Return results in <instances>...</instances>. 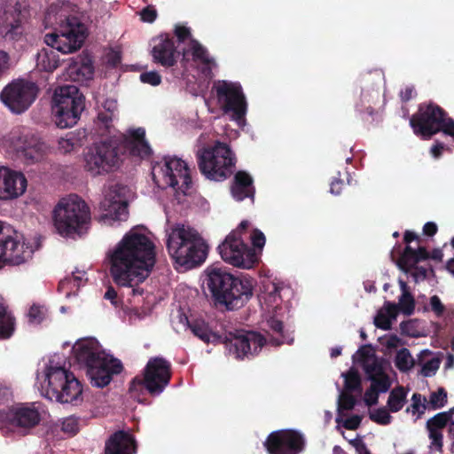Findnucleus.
I'll use <instances>...</instances> for the list:
<instances>
[{
  "label": "nucleus",
  "mask_w": 454,
  "mask_h": 454,
  "mask_svg": "<svg viewBox=\"0 0 454 454\" xmlns=\"http://www.w3.org/2000/svg\"><path fill=\"white\" fill-rule=\"evenodd\" d=\"M115 284L132 287L145 281L155 263L154 245L137 229H132L106 254Z\"/></svg>",
  "instance_id": "nucleus-1"
},
{
  "label": "nucleus",
  "mask_w": 454,
  "mask_h": 454,
  "mask_svg": "<svg viewBox=\"0 0 454 454\" xmlns=\"http://www.w3.org/2000/svg\"><path fill=\"white\" fill-rule=\"evenodd\" d=\"M143 128L130 129L126 134H113L109 140L94 144L84 153V168L96 176L110 172L119 165V142L130 154L140 158L148 157L152 149L145 140Z\"/></svg>",
  "instance_id": "nucleus-2"
},
{
  "label": "nucleus",
  "mask_w": 454,
  "mask_h": 454,
  "mask_svg": "<svg viewBox=\"0 0 454 454\" xmlns=\"http://www.w3.org/2000/svg\"><path fill=\"white\" fill-rule=\"evenodd\" d=\"M204 285L215 303L229 310L237 309L253 296V281L239 278L219 264H211L204 270Z\"/></svg>",
  "instance_id": "nucleus-3"
},
{
  "label": "nucleus",
  "mask_w": 454,
  "mask_h": 454,
  "mask_svg": "<svg viewBox=\"0 0 454 454\" xmlns=\"http://www.w3.org/2000/svg\"><path fill=\"white\" fill-rule=\"evenodd\" d=\"M76 360L86 366L87 375L92 386L104 387L107 386L114 374L122 370L121 363L106 354L95 339H84L73 347Z\"/></svg>",
  "instance_id": "nucleus-4"
},
{
  "label": "nucleus",
  "mask_w": 454,
  "mask_h": 454,
  "mask_svg": "<svg viewBox=\"0 0 454 454\" xmlns=\"http://www.w3.org/2000/svg\"><path fill=\"white\" fill-rule=\"evenodd\" d=\"M42 395L62 403L78 404L82 401V387L73 372L51 359L37 374Z\"/></svg>",
  "instance_id": "nucleus-5"
},
{
  "label": "nucleus",
  "mask_w": 454,
  "mask_h": 454,
  "mask_svg": "<svg viewBox=\"0 0 454 454\" xmlns=\"http://www.w3.org/2000/svg\"><path fill=\"white\" fill-rule=\"evenodd\" d=\"M167 248L176 263L186 269L199 263V233L184 224H175L166 229Z\"/></svg>",
  "instance_id": "nucleus-6"
},
{
  "label": "nucleus",
  "mask_w": 454,
  "mask_h": 454,
  "mask_svg": "<svg viewBox=\"0 0 454 454\" xmlns=\"http://www.w3.org/2000/svg\"><path fill=\"white\" fill-rule=\"evenodd\" d=\"M90 220V208L77 195L61 199L53 211L54 226L62 236L81 232Z\"/></svg>",
  "instance_id": "nucleus-7"
},
{
  "label": "nucleus",
  "mask_w": 454,
  "mask_h": 454,
  "mask_svg": "<svg viewBox=\"0 0 454 454\" xmlns=\"http://www.w3.org/2000/svg\"><path fill=\"white\" fill-rule=\"evenodd\" d=\"M84 108V96L76 86L68 84L55 90L52 98V114L56 125L60 129L75 125Z\"/></svg>",
  "instance_id": "nucleus-8"
},
{
  "label": "nucleus",
  "mask_w": 454,
  "mask_h": 454,
  "mask_svg": "<svg viewBox=\"0 0 454 454\" xmlns=\"http://www.w3.org/2000/svg\"><path fill=\"white\" fill-rule=\"evenodd\" d=\"M249 226L248 221H242L218 246L222 259L237 268L250 270L260 261V254L248 247L241 239V231Z\"/></svg>",
  "instance_id": "nucleus-9"
},
{
  "label": "nucleus",
  "mask_w": 454,
  "mask_h": 454,
  "mask_svg": "<svg viewBox=\"0 0 454 454\" xmlns=\"http://www.w3.org/2000/svg\"><path fill=\"white\" fill-rule=\"evenodd\" d=\"M153 178L160 188L171 187L177 193H189L192 187L190 171L186 162L179 158H165L152 168Z\"/></svg>",
  "instance_id": "nucleus-10"
},
{
  "label": "nucleus",
  "mask_w": 454,
  "mask_h": 454,
  "mask_svg": "<svg viewBox=\"0 0 454 454\" xmlns=\"http://www.w3.org/2000/svg\"><path fill=\"white\" fill-rule=\"evenodd\" d=\"M130 189L121 184H112L105 187L103 199L99 203L98 222L104 225H114L126 221L129 216L128 203Z\"/></svg>",
  "instance_id": "nucleus-11"
},
{
  "label": "nucleus",
  "mask_w": 454,
  "mask_h": 454,
  "mask_svg": "<svg viewBox=\"0 0 454 454\" xmlns=\"http://www.w3.org/2000/svg\"><path fill=\"white\" fill-rule=\"evenodd\" d=\"M279 337H272L269 340L262 334L254 331H238L230 333L225 346L230 356L236 359L249 358L258 352L268 343L278 346L286 342L285 337L278 333Z\"/></svg>",
  "instance_id": "nucleus-12"
},
{
  "label": "nucleus",
  "mask_w": 454,
  "mask_h": 454,
  "mask_svg": "<svg viewBox=\"0 0 454 454\" xmlns=\"http://www.w3.org/2000/svg\"><path fill=\"white\" fill-rule=\"evenodd\" d=\"M217 103L225 114H231V119L239 127L246 125L247 101L242 88L238 82L217 81L214 83Z\"/></svg>",
  "instance_id": "nucleus-13"
},
{
  "label": "nucleus",
  "mask_w": 454,
  "mask_h": 454,
  "mask_svg": "<svg viewBox=\"0 0 454 454\" xmlns=\"http://www.w3.org/2000/svg\"><path fill=\"white\" fill-rule=\"evenodd\" d=\"M235 162V156L230 147L217 142L213 147L205 149L200 155V170L207 179L222 181L231 173Z\"/></svg>",
  "instance_id": "nucleus-14"
},
{
  "label": "nucleus",
  "mask_w": 454,
  "mask_h": 454,
  "mask_svg": "<svg viewBox=\"0 0 454 454\" xmlns=\"http://www.w3.org/2000/svg\"><path fill=\"white\" fill-rule=\"evenodd\" d=\"M34 248L20 234L0 221V266L20 265L32 257Z\"/></svg>",
  "instance_id": "nucleus-15"
},
{
  "label": "nucleus",
  "mask_w": 454,
  "mask_h": 454,
  "mask_svg": "<svg viewBox=\"0 0 454 454\" xmlns=\"http://www.w3.org/2000/svg\"><path fill=\"white\" fill-rule=\"evenodd\" d=\"M84 39L85 28L78 19L68 20L59 26L57 33L47 34L44 36V42L48 46L64 54L79 50Z\"/></svg>",
  "instance_id": "nucleus-16"
},
{
  "label": "nucleus",
  "mask_w": 454,
  "mask_h": 454,
  "mask_svg": "<svg viewBox=\"0 0 454 454\" xmlns=\"http://www.w3.org/2000/svg\"><path fill=\"white\" fill-rule=\"evenodd\" d=\"M364 367L371 380V386L364 393V401L368 406H372L378 403L379 395L387 392L392 385L387 373L389 364L385 360L372 356L365 358Z\"/></svg>",
  "instance_id": "nucleus-17"
},
{
  "label": "nucleus",
  "mask_w": 454,
  "mask_h": 454,
  "mask_svg": "<svg viewBox=\"0 0 454 454\" xmlns=\"http://www.w3.org/2000/svg\"><path fill=\"white\" fill-rule=\"evenodd\" d=\"M37 93L38 89L34 82L17 81L4 87L0 99L10 111L21 114L32 105Z\"/></svg>",
  "instance_id": "nucleus-18"
},
{
  "label": "nucleus",
  "mask_w": 454,
  "mask_h": 454,
  "mask_svg": "<svg viewBox=\"0 0 454 454\" xmlns=\"http://www.w3.org/2000/svg\"><path fill=\"white\" fill-rule=\"evenodd\" d=\"M170 376V364L167 360L152 358L146 364L144 379H134L130 390L134 391L137 386L144 385L150 394L159 395L168 386Z\"/></svg>",
  "instance_id": "nucleus-19"
},
{
  "label": "nucleus",
  "mask_w": 454,
  "mask_h": 454,
  "mask_svg": "<svg viewBox=\"0 0 454 454\" xmlns=\"http://www.w3.org/2000/svg\"><path fill=\"white\" fill-rule=\"evenodd\" d=\"M41 419L39 411L34 407L21 406L0 411V429L8 432L26 434Z\"/></svg>",
  "instance_id": "nucleus-20"
},
{
  "label": "nucleus",
  "mask_w": 454,
  "mask_h": 454,
  "mask_svg": "<svg viewBox=\"0 0 454 454\" xmlns=\"http://www.w3.org/2000/svg\"><path fill=\"white\" fill-rule=\"evenodd\" d=\"M283 287L274 282H268L264 285V290L260 295V304L262 316L269 326L276 333H281L283 325L278 317L283 310L281 307L282 298L280 292Z\"/></svg>",
  "instance_id": "nucleus-21"
},
{
  "label": "nucleus",
  "mask_w": 454,
  "mask_h": 454,
  "mask_svg": "<svg viewBox=\"0 0 454 454\" xmlns=\"http://www.w3.org/2000/svg\"><path fill=\"white\" fill-rule=\"evenodd\" d=\"M24 33L21 5L7 2L0 6V34L5 40L18 41Z\"/></svg>",
  "instance_id": "nucleus-22"
},
{
  "label": "nucleus",
  "mask_w": 454,
  "mask_h": 454,
  "mask_svg": "<svg viewBox=\"0 0 454 454\" xmlns=\"http://www.w3.org/2000/svg\"><path fill=\"white\" fill-rule=\"evenodd\" d=\"M303 435L294 430H279L271 433L265 446L269 454H295L304 448Z\"/></svg>",
  "instance_id": "nucleus-23"
},
{
  "label": "nucleus",
  "mask_w": 454,
  "mask_h": 454,
  "mask_svg": "<svg viewBox=\"0 0 454 454\" xmlns=\"http://www.w3.org/2000/svg\"><path fill=\"white\" fill-rule=\"evenodd\" d=\"M174 35L183 56L182 61L184 66L187 69H197L199 63V42L194 38L191 27L183 23L176 24Z\"/></svg>",
  "instance_id": "nucleus-24"
},
{
  "label": "nucleus",
  "mask_w": 454,
  "mask_h": 454,
  "mask_svg": "<svg viewBox=\"0 0 454 454\" xmlns=\"http://www.w3.org/2000/svg\"><path fill=\"white\" fill-rule=\"evenodd\" d=\"M27 184V179L21 172L0 167V200L19 198L25 192Z\"/></svg>",
  "instance_id": "nucleus-25"
},
{
  "label": "nucleus",
  "mask_w": 454,
  "mask_h": 454,
  "mask_svg": "<svg viewBox=\"0 0 454 454\" xmlns=\"http://www.w3.org/2000/svg\"><path fill=\"white\" fill-rule=\"evenodd\" d=\"M427 257V253L425 248L419 247L418 249H412L408 246L398 261V266L405 273H410L414 280L418 282L427 277V270L420 268L415 269L414 271H411V269L418 262L426 259Z\"/></svg>",
  "instance_id": "nucleus-26"
},
{
  "label": "nucleus",
  "mask_w": 454,
  "mask_h": 454,
  "mask_svg": "<svg viewBox=\"0 0 454 454\" xmlns=\"http://www.w3.org/2000/svg\"><path fill=\"white\" fill-rule=\"evenodd\" d=\"M152 54L154 61L163 67H169L175 65L176 47L169 35H160L153 39Z\"/></svg>",
  "instance_id": "nucleus-27"
},
{
  "label": "nucleus",
  "mask_w": 454,
  "mask_h": 454,
  "mask_svg": "<svg viewBox=\"0 0 454 454\" xmlns=\"http://www.w3.org/2000/svg\"><path fill=\"white\" fill-rule=\"evenodd\" d=\"M135 440L123 431L114 433L106 443V454H134Z\"/></svg>",
  "instance_id": "nucleus-28"
},
{
  "label": "nucleus",
  "mask_w": 454,
  "mask_h": 454,
  "mask_svg": "<svg viewBox=\"0 0 454 454\" xmlns=\"http://www.w3.org/2000/svg\"><path fill=\"white\" fill-rule=\"evenodd\" d=\"M453 411L454 409H450L449 411L440 412L427 422L431 444L437 450H441L442 446V434L441 430L452 419Z\"/></svg>",
  "instance_id": "nucleus-29"
},
{
  "label": "nucleus",
  "mask_w": 454,
  "mask_h": 454,
  "mask_svg": "<svg viewBox=\"0 0 454 454\" xmlns=\"http://www.w3.org/2000/svg\"><path fill=\"white\" fill-rule=\"evenodd\" d=\"M76 7L68 1L59 0L51 4L47 12L46 19L51 23H56L61 26L68 20L76 19L73 14L75 12Z\"/></svg>",
  "instance_id": "nucleus-30"
},
{
  "label": "nucleus",
  "mask_w": 454,
  "mask_h": 454,
  "mask_svg": "<svg viewBox=\"0 0 454 454\" xmlns=\"http://www.w3.org/2000/svg\"><path fill=\"white\" fill-rule=\"evenodd\" d=\"M69 78L74 82H84L93 78L94 67L90 59L88 57H79L77 59H72L67 67Z\"/></svg>",
  "instance_id": "nucleus-31"
},
{
  "label": "nucleus",
  "mask_w": 454,
  "mask_h": 454,
  "mask_svg": "<svg viewBox=\"0 0 454 454\" xmlns=\"http://www.w3.org/2000/svg\"><path fill=\"white\" fill-rule=\"evenodd\" d=\"M117 116V102L114 99H106L102 109L98 114L97 125L101 129V135H112L114 131L113 121Z\"/></svg>",
  "instance_id": "nucleus-32"
},
{
  "label": "nucleus",
  "mask_w": 454,
  "mask_h": 454,
  "mask_svg": "<svg viewBox=\"0 0 454 454\" xmlns=\"http://www.w3.org/2000/svg\"><path fill=\"white\" fill-rule=\"evenodd\" d=\"M254 189L251 176L245 171H239L234 176L231 186V194L236 200H243L246 198L254 197Z\"/></svg>",
  "instance_id": "nucleus-33"
},
{
  "label": "nucleus",
  "mask_w": 454,
  "mask_h": 454,
  "mask_svg": "<svg viewBox=\"0 0 454 454\" xmlns=\"http://www.w3.org/2000/svg\"><path fill=\"white\" fill-rule=\"evenodd\" d=\"M85 138V131L84 130H75L72 132H68L59 138L58 140V151L60 153H69L75 149L79 148L82 145L83 140Z\"/></svg>",
  "instance_id": "nucleus-34"
},
{
  "label": "nucleus",
  "mask_w": 454,
  "mask_h": 454,
  "mask_svg": "<svg viewBox=\"0 0 454 454\" xmlns=\"http://www.w3.org/2000/svg\"><path fill=\"white\" fill-rule=\"evenodd\" d=\"M396 315V305L391 302H385L374 317V325L382 330H388L391 328L392 322L395 320Z\"/></svg>",
  "instance_id": "nucleus-35"
},
{
  "label": "nucleus",
  "mask_w": 454,
  "mask_h": 454,
  "mask_svg": "<svg viewBox=\"0 0 454 454\" xmlns=\"http://www.w3.org/2000/svg\"><path fill=\"white\" fill-rule=\"evenodd\" d=\"M440 358L427 349L420 352L419 364L420 365V374L424 377L434 376L440 367Z\"/></svg>",
  "instance_id": "nucleus-36"
},
{
  "label": "nucleus",
  "mask_w": 454,
  "mask_h": 454,
  "mask_svg": "<svg viewBox=\"0 0 454 454\" xmlns=\"http://www.w3.org/2000/svg\"><path fill=\"white\" fill-rule=\"evenodd\" d=\"M47 152V145L43 141L32 138L24 147L22 154L28 162H35L43 158Z\"/></svg>",
  "instance_id": "nucleus-37"
},
{
  "label": "nucleus",
  "mask_w": 454,
  "mask_h": 454,
  "mask_svg": "<svg viewBox=\"0 0 454 454\" xmlns=\"http://www.w3.org/2000/svg\"><path fill=\"white\" fill-rule=\"evenodd\" d=\"M59 59L53 49H43L36 56V67L45 72H52L59 67Z\"/></svg>",
  "instance_id": "nucleus-38"
},
{
  "label": "nucleus",
  "mask_w": 454,
  "mask_h": 454,
  "mask_svg": "<svg viewBox=\"0 0 454 454\" xmlns=\"http://www.w3.org/2000/svg\"><path fill=\"white\" fill-rule=\"evenodd\" d=\"M398 284L400 286L402 294L399 297L398 303L395 304L397 310L399 309L405 315H411L415 308L414 299L411 294L409 286L404 280L399 278Z\"/></svg>",
  "instance_id": "nucleus-39"
},
{
  "label": "nucleus",
  "mask_w": 454,
  "mask_h": 454,
  "mask_svg": "<svg viewBox=\"0 0 454 454\" xmlns=\"http://www.w3.org/2000/svg\"><path fill=\"white\" fill-rule=\"evenodd\" d=\"M408 390L403 387L393 388L388 395L387 407L391 412H397L403 409L407 402Z\"/></svg>",
  "instance_id": "nucleus-40"
},
{
  "label": "nucleus",
  "mask_w": 454,
  "mask_h": 454,
  "mask_svg": "<svg viewBox=\"0 0 454 454\" xmlns=\"http://www.w3.org/2000/svg\"><path fill=\"white\" fill-rule=\"evenodd\" d=\"M15 322L8 312L4 303L0 300V339L9 338L14 332Z\"/></svg>",
  "instance_id": "nucleus-41"
},
{
  "label": "nucleus",
  "mask_w": 454,
  "mask_h": 454,
  "mask_svg": "<svg viewBox=\"0 0 454 454\" xmlns=\"http://www.w3.org/2000/svg\"><path fill=\"white\" fill-rule=\"evenodd\" d=\"M200 75L203 74L206 78H212L215 72L217 70V64L213 57L210 56L208 51L200 45Z\"/></svg>",
  "instance_id": "nucleus-42"
},
{
  "label": "nucleus",
  "mask_w": 454,
  "mask_h": 454,
  "mask_svg": "<svg viewBox=\"0 0 454 454\" xmlns=\"http://www.w3.org/2000/svg\"><path fill=\"white\" fill-rule=\"evenodd\" d=\"M428 407V402L422 395L415 393L411 396V404L406 409L407 413H411L415 419H418Z\"/></svg>",
  "instance_id": "nucleus-43"
},
{
  "label": "nucleus",
  "mask_w": 454,
  "mask_h": 454,
  "mask_svg": "<svg viewBox=\"0 0 454 454\" xmlns=\"http://www.w3.org/2000/svg\"><path fill=\"white\" fill-rule=\"evenodd\" d=\"M414 364L415 361L407 348H403L397 351L395 364L399 371L409 372L414 366Z\"/></svg>",
  "instance_id": "nucleus-44"
},
{
  "label": "nucleus",
  "mask_w": 454,
  "mask_h": 454,
  "mask_svg": "<svg viewBox=\"0 0 454 454\" xmlns=\"http://www.w3.org/2000/svg\"><path fill=\"white\" fill-rule=\"evenodd\" d=\"M447 402V393L443 388L432 392L428 400V407L435 410L442 408Z\"/></svg>",
  "instance_id": "nucleus-45"
},
{
  "label": "nucleus",
  "mask_w": 454,
  "mask_h": 454,
  "mask_svg": "<svg viewBox=\"0 0 454 454\" xmlns=\"http://www.w3.org/2000/svg\"><path fill=\"white\" fill-rule=\"evenodd\" d=\"M370 419L380 425H388L392 421V417L389 414V411L386 408H379L370 412Z\"/></svg>",
  "instance_id": "nucleus-46"
},
{
  "label": "nucleus",
  "mask_w": 454,
  "mask_h": 454,
  "mask_svg": "<svg viewBox=\"0 0 454 454\" xmlns=\"http://www.w3.org/2000/svg\"><path fill=\"white\" fill-rule=\"evenodd\" d=\"M344 378L345 389L348 392L356 391L360 387V378L354 371H349L342 374Z\"/></svg>",
  "instance_id": "nucleus-47"
},
{
  "label": "nucleus",
  "mask_w": 454,
  "mask_h": 454,
  "mask_svg": "<svg viewBox=\"0 0 454 454\" xmlns=\"http://www.w3.org/2000/svg\"><path fill=\"white\" fill-rule=\"evenodd\" d=\"M61 431L68 435H74L79 431L78 419L73 416L65 418L61 421Z\"/></svg>",
  "instance_id": "nucleus-48"
},
{
  "label": "nucleus",
  "mask_w": 454,
  "mask_h": 454,
  "mask_svg": "<svg viewBox=\"0 0 454 454\" xmlns=\"http://www.w3.org/2000/svg\"><path fill=\"white\" fill-rule=\"evenodd\" d=\"M250 239L254 247L251 249H254L261 255L262 250L266 241L264 234L259 230H254Z\"/></svg>",
  "instance_id": "nucleus-49"
},
{
  "label": "nucleus",
  "mask_w": 454,
  "mask_h": 454,
  "mask_svg": "<svg viewBox=\"0 0 454 454\" xmlns=\"http://www.w3.org/2000/svg\"><path fill=\"white\" fill-rule=\"evenodd\" d=\"M46 314V309L43 307L40 306H32L28 311V319L32 324H39L41 323Z\"/></svg>",
  "instance_id": "nucleus-50"
},
{
  "label": "nucleus",
  "mask_w": 454,
  "mask_h": 454,
  "mask_svg": "<svg viewBox=\"0 0 454 454\" xmlns=\"http://www.w3.org/2000/svg\"><path fill=\"white\" fill-rule=\"evenodd\" d=\"M356 404V399L353 395L342 392L339 396L338 406L339 410H351Z\"/></svg>",
  "instance_id": "nucleus-51"
},
{
  "label": "nucleus",
  "mask_w": 454,
  "mask_h": 454,
  "mask_svg": "<svg viewBox=\"0 0 454 454\" xmlns=\"http://www.w3.org/2000/svg\"><path fill=\"white\" fill-rule=\"evenodd\" d=\"M381 343L387 349L391 351L402 345V340L395 334H389L382 338Z\"/></svg>",
  "instance_id": "nucleus-52"
},
{
  "label": "nucleus",
  "mask_w": 454,
  "mask_h": 454,
  "mask_svg": "<svg viewBox=\"0 0 454 454\" xmlns=\"http://www.w3.org/2000/svg\"><path fill=\"white\" fill-rule=\"evenodd\" d=\"M140 80L144 83L157 86L161 82L160 75L155 71L145 72L140 74Z\"/></svg>",
  "instance_id": "nucleus-53"
},
{
  "label": "nucleus",
  "mask_w": 454,
  "mask_h": 454,
  "mask_svg": "<svg viewBox=\"0 0 454 454\" xmlns=\"http://www.w3.org/2000/svg\"><path fill=\"white\" fill-rule=\"evenodd\" d=\"M361 420H362L361 416H359V415H353V416L346 419L342 422V426L345 428H347V429L354 430V429H356L359 427V425L361 423Z\"/></svg>",
  "instance_id": "nucleus-54"
},
{
  "label": "nucleus",
  "mask_w": 454,
  "mask_h": 454,
  "mask_svg": "<svg viewBox=\"0 0 454 454\" xmlns=\"http://www.w3.org/2000/svg\"><path fill=\"white\" fill-rule=\"evenodd\" d=\"M430 307L437 316H441L444 312V306L442 303L440 298L436 295H434L430 298Z\"/></svg>",
  "instance_id": "nucleus-55"
},
{
  "label": "nucleus",
  "mask_w": 454,
  "mask_h": 454,
  "mask_svg": "<svg viewBox=\"0 0 454 454\" xmlns=\"http://www.w3.org/2000/svg\"><path fill=\"white\" fill-rule=\"evenodd\" d=\"M219 336L212 332H208L206 328L200 325V340L207 343H215L218 341Z\"/></svg>",
  "instance_id": "nucleus-56"
},
{
  "label": "nucleus",
  "mask_w": 454,
  "mask_h": 454,
  "mask_svg": "<svg viewBox=\"0 0 454 454\" xmlns=\"http://www.w3.org/2000/svg\"><path fill=\"white\" fill-rule=\"evenodd\" d=\"M179 321L184 328L190 329L194 336H199V327L196 324H192L185 314H180Z\"/></svg>",
  "instance_id": "nucleus-57"
},
{
  "label": "nucleus",
  "mask_w": 454,
  "mask_h": 454,
  "mask_svg": "<svg viewBox=\"0 0 454 454\" xmlns=\"http://www.w3.org/2000/svg\"><path fill=\"white\" fill-rule=\"evenodd\" d=\"M82 282L81 277L72 276L71 278H68L59 284V288L66 289L67 287H78Z\"/></svg>",
  "instance_id": "nucleus-58"
},
{
  "label": "nucleus",
  "mask_w": 454,
  "mask_h": 454,
  "mask_svg": "<svg viewBox=\"0 0 454 454\" xmlns=\"http://www.w3.org/2000/svg\"><path fill=\"white\" fill-rule=\"evenodd\" d=\"M140 15L143 21L153 22L156 19L157 12L154 9L146 7L141 11Z\"/></svg>",
  "instance_id": "nucleus-59"
},
{
  "label": "nucleus",
  "mask_w": 454,
  "mask_h": 454,
  "mask_svg": "<svg viewBox=\"0 0 454 454\" xmlns=\"http://www.w3.org/2000/svg\"><path fill=\"white\" fill-rule=\"evenodd\" d=\"M10 67V56L4 51H0V76L9 68Z\"/></svg>",
  "instance_id": "nucleus-60"
},
{
  "label": "nucleus",
  "mask_w": 454,
  "mask_h": 454,
  "mask_svg": "<svg viewBox=\"0 0 454 454\" xmlns=\"http://www.w3.org/2000/svg\"><path fill=\"white\" fill-rule=\"evenodd\" d=\"M447 149L448 147L443 143H436L431 148V154L434 158L437 159L441 156L442 153Z\"/></svg>",
  "instance_id": "nucleus-61"
},
{
  "label": "nucleus",
  "mask_w": 454,
  "mask_h": 454,
  "mask_svg": "<svg viewBox=\"0 0 454 454\" xmlns=\"http://www.w3.org/2000/svg\"><path fill=\"white\" fill-rule=\"evenodd\" d=\"M105 299L109 300L112 304H117V293L113 287H109L104 295Z\"/></svg>",
  "instance_id": "nucleus-62"
},
{
  "label": "nucleus",
  "mask_w": 454,
  "mask_h": 454,
  "mask_svg": "<svg viewBox=\"0 0 454 454\" xmlns=\"http://www.w3.org/2000/svg\"><path fill=\"white\" fill-rule=\"evenodd\" d=\"M343 184L340 180L336 179L331 183L330 192L338 195L340 192Z\"/></svg>",
  "instance_id": "nucleus-63"
},
{
  "label": "nucleus",
  "mask_w": 454,
  "mask_h": 454,
  "mask_svg": "<svg viewBox=\"0 0 454 454\" xmlns=\"http://www.w3.org/2000/svg\"><path fill=\"white\" fill-rule=\"evenodd\" d=\"M437 231V226L435 223L428 222L424 225L423 231L426 235L432 236Z\"/></svg>",
  "instance_id": "nucleus-64"
}]
</instances>
